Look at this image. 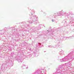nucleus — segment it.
Returning <instances> with one entry per match:
<instances>
[{
	"instance_id": "f257e3e1",
	"label": "nucleus",
	"mask_w": 74,
	"mask_h": 74,
	"mask_svg": "<svg viewBox=\"0 0 74 74\" xmlns=\"http://www.w3.org/2000/svg\"><path fill=\"white\" fill-rule=\"evenodd\" d=\"M52 21L54 22V20H53V19L52 20Z\"/></svg>"
}]
</instances>
